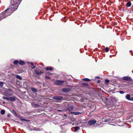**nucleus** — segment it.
<instances>
[{
  "label": "nucleus",
  "instance_id": "nucleus-1",
  "mask_svg": "<svg viewBox=\"0 0 133 133\" xmlns=\"http://www.w3.org/2000/svg\"><path fill=\"white\" fill-rule=\"evenodd\" d=\"M21 0H12L11 1V4L13 7H11V8L13 9H15V10L17 8L19 4H20Z\"/></svg>",
  "mask_w": 133,
  "mask_h": 133
},
{
  "label": "nucleus",
  "instance_id": "nucleus-2",
  "mask_svg": "<svg viewBox=\"0 0 133 133\" xmlns=\"http://www.w3.org/2000/svg\"><path fill=\"white\" fill-rule=\"evenodd\" d=\"M15 11V9L11 8L7 9L3 12L4 16L6 18L7 16L10 15L12 12Z\"/></svg>",
  "mask_w": 133,
  "mask_h": 133
},
{
  "label": "nucleus",
  "instance_id": "nucleus-3",
  "mask_svg": "<svg viewBox=\"0 0 133 133\" xmlns=\"http://www.w3.org/2000/svg\"><path fill=\"white\" fill-rule=\"evenodd\" d=\"M3 94L5 95L8 97L12 95L13 91L11 89H9L3 92Z\"/></svg>",
  "mask_w": 133,
  "mask_h": 133
},
{
  "label": "nucleus",
  "instance_id": "nucleus-4",
  "mask_svg": "<svg viewBox=\"0 0 133 133\" xmlns=\"http://www.w3.org/2000/svg\"><path fill=\"white\" fill-rule=\"evenodd\" d=\"M2 98L5 99L8 101H11L12 102H13L15 100L16 97L15 96H12L9 97L3 96L2 97Z\"/></svg>",
  "mask_w": 133,
  "mask_h": 133
},
{
  "label": "nucleus",
  "instance_id": "nucleus-5",
  "mask_svg": "<svg viewBox=\"0 0 133 133\" xmlns=\"http://www.w3.org/2000/svg\"><path fill=\"white\" fill-rule=\"evenodd\" d=\"M40 68V67H38L34 70L35 73L36 75H40L42 73L41 71L39 70Z\"/></svg>",
  "mask_w": 133,
  "mask_h": 133
},
{
  "label": "nucleus",
  "instance_id": "nucleus-6",
  "mask_svg": "<svg viewBox=\"0 0 133 133\" xmlns=\"http://www.w3.org/2000/svg\"><path fill=\"white\" fill-rule=\"evenodd\" d=\"M64 82L63 81H62L59 80H57L55 82V83L58 85H61L63 84Z\"/></svg>",
  "mask_w": 133,
  "mask_h": 133
},
{
  "label": "nucleus",
  "instance_id": "nucleus-7",
  "mask_svg": "<svg viewBox=\"0 0 133 133\" xmlns=\"http://www.w3.org/2000/svg\"><path fill=\"white\" fill-rule=\"evenodd\" d=\"M63 97L62 96H55L53 97V98L54 99L57 100H60L62 99L63 98Z\"/></svg>",
  "mask_w": 133,
  "mask_h": 133
},
{
  "label": "nucleus",
  "instance_id": "nucleus-8",
  "mask_svg": "<svg viewBox=\"0 0 133 133\" xmlns=\"http://www.w3.org/2000/svg\"><path fill=\"white\" fill-rule=\"evenodd\" d=\"M96 122L95 120H90L88 121V123L90 125H92L95 124Z\"/></svg>",
  "mask_w": 133,
  "mask_h": 133
},
{
  "label": "nucleus",
  "instance_id": "nucleus-9",
  "mask_svg": "<svg viewBox=\"0 0 133 133\" xmlns=\"http://www.w3.org/2000/svg\"><path fill=\"white\" fill-rule=\"evenodd\" d=\"M71 90L70 88H65L63 89L62 91L64 92L67 93L70 91Z\"/></svg>",
  "mask_w": 133,
  "mask_h": 133
},
{
  "label": "nucleus",
  "instance_id": "nucleus-10",
  "mask_svg": "<svg viewBox=\"0 0 133 133\" xmlns=\"http://www.w3.org/2000/svg\"><path fill=\"white\" fill-rule=\"evenodd\" d=\"M126 98L130 101H133V98L131 97L129 94H127L126 96Z\"/></svg>",
  "mask_w": 133,
  "mask_h": 133
},
{
  "label": "nucleus",
  "instance_id": "nucleus-11",
  "mask_svg": "<svg viewBox=\"0 0 133 133\" xmlns=\"http://www.w3.org/2000/svg\"><path fill=\"white\" fill-rule=\"evenodd\" d=\"M31 105L32 106L34 107L35 108L39 107V105L38 104L35 103L34 102L32 103Z\"/></svg>",
  "mask_w": 133,
  "mask_h": 133
},
{
  "label": "nucleus",
  "instance_id": "nucleus-12",
  "mask_svg": "<svg viewBox=\"0 0 133 133\" xmlns=\"http://www.w3.org/2000/svg\"><path fill=\"white\" fill-rule=\"evenodd\" d=\"M131 78L130 77L128 76H125L123 77V79L124 80L128 81H130L131 80Z\"/></svg>",
  "mask_w": 133,
  "mask_h": 133
},
{
  "label": "nucleus",
  "instance_id": "nucleus-13",
  "mask_svg": "<svg viewBox=\"0 0 133 133\" xmlns=\"http://www.w3.org/2000/svg\"><path fill=\"white\" fill-rule=\"evenodd\" d=\"M71 113L73 115H77L81 114L82 113L81 112H71Z\"/></svg>",
  "mask_w": 133,
  "mask_h": 133
},
{
  "label": "nucleus",
  "instance_id": "nucleus-14",
  "mask_svg": "<svg viewBox=\"0 0 133 133\" xmlns=\"http://www.w3.org/2000/svg\"><path fill=\"white\" fill-rule=\"evenodd\" d=\"M74 107L72 105H70V107H69L68 108H67V110L70 111H71L74 109Z\"/></svg>",
  "mask_w": 133,
  "mask_h": 133
},
{
  "label": "nucleus",
  "instance_id": "nucleus-15",
  "mask_svg": "<svg viewBox=\"0 0 133 133\" xmlns=\"http://www.w3.org/2000/svg\"><path fill=\"white\" fill-rule=\"evenodd\" d=\"M4 16V14L3 12L0 14V21H1L3 19L5 18Z\"/></svg>",
  "mask_w": 133,
  "mask_h": 133
},
{
  "label": "nucleus",
  "instance_id": "nucleus-16",
  "mask_svg": "<svg viewBox=\"0 0 133 133\" xmlns=\"http://www.w3.org/2000/svg\"><path fill=\"white\" fill-rule=\"evenodd\" d=\"M18 64L21 65H23L24 64V62L22 60L18 61Z\"/></svg>",
  "mask_w": 133,
  "mask_h": 133
},
{
  "label": "nucleus",
  "instance_id": "nucleus-17",
  "mask_svg": "<svg viewBox=\"0 0 133 133\" xmlns=\"http://www.w3.org/2000/svg\"><path fill=\"white\" fill-rule=\"evenodd\" d=\"M131 5V3L130 2H128L126 4V6L127 7H130Z\"/></svg>",
  "mask_w": 133,
  "mask_h": 133
},
{
  "label": "nucleus",
  "instance_id": "nucleus-18",
  "mask_svg": "<svg viewBox=\"0 0 133 133\" xmlns=\"http://www.w3.org/2000/svg\"><path fill=\"white\" fill-rule=\"evenodd\" d=\"M31 89L32 91L34 92H36L37 91V90L36 89L34 88H32Z\"/></svg>",
  "mask_w": 133,
  "mask_h": 133
},
{
  "label": "nucleus",
  "instance_id": "nucleus-19",
  "mask_svg": "<svg viewBox=\"0 0 133 133\" xmlns=\"http://www.w3.org/2000/svg\"><path fill=\"white\" fill-rule=\"evenodd\" d=\"M16 78L19 79V80H22V77L19 75H17L16 76Z\"/></svg>",
  "mask_w": 133,
  "mask_h": 133
},
{
  "label": "nucleus",
  "instance_id": "nucleus-20",
  "mask_svg": "<svg viewBox=\"0 0 133 133\" xmlns=\"http://www.w3.org/2000/svg\"><path fill=\"white\" fill-rule=\"evenodd\" d=\"M111 121V119H109V118L107 119H106L105 120L104 119L103 121H104L105 122H110Z\"/></svg>",
  "mask_w": 133,
  "mask_h": 133
},
{
  "label": "nucleus",
  "instance_id": "nucleus-21",
  "mask_svg": "<svg viewBox=\"0 0 133 133\" xmlns=\"http://www.w3.org/2000/svg\"><path fill=\"white\" fill-rule=\"evenodd\" d=\"M46 69L47 70H52V68L51 67H48L46 68Z\"/></svg>",
  "mask_w": 133,
  "mask_h": 133
},
{
  "label": "nucleus",
  "instance_id": "nucleus-22",
  "mask_svg": "<svg viewBox=\"0 0 133 133\" xmlns=\"http://www.w3.org/2000/svg\"><path fill=\"white\" fill-rule=\"evenodd\" d=\"M18 61L15 60L14 62V63L15 64H18Z\"/></svg>",
  "mask_w": 133,
  "mask_h": 133
},
{
  "label": "nucleus",
  "instance_id": "nucleus-23",
  "mask_svg": "<svg viewBox=\"0 0 133 133\" xmlns=\"http://www.w3.org/2000/svg\"><path fill=\"white\" fill-rule=\"evenodd\" d=\"M82 80L85 81H90V80L88 78H84L82 79Z\"/></svg>",
  "mask_w": 133,
  "mask_h": 133
},
{
  "label": "nucleus",
  "instance_id": "nucleus-24",
  "mask_svg": "<svg viewBox=\"0 0 133 133\" xmlns=\"http://www.w3.org/2000/svg\"><path fill=\"white\" fill-rule=\"evenodd\" d=\"M5 111L4 110H2L1 111V114L2 115H4L5 113Z\"/></svg>",
  "mask_w": 133,
  "mask_h": 133
},
{
  "label": "nucleus",
  "instance_id": "nucleus-25",
  "mask_svg": "<svg viewBox=\"0 0 133 133\" xmlns=\"http://www.w3.org/2000/svg\"><path fill=\"white\" fill-rule=\"evenodd\" d=\"M74 128L75 130H77L79 129L80 128L79 127H75Z\"/></svg>",
  "mask_w": 133,
  "mask_h": 133
},
{
  "label": "nucleus",
  "instance_id": "nucleus-26",
  "mask_svg": "<svg viewBox=\"0 0 133 133\" xmlns=\"http://www.w3.org/2000/svg\"><path fill=\"white\" fill-rule=\"evenodd\" d=\"M82 85H83L85 86H88V84L86 83H83L82 84Z\"/></svg>",
  "mask_w": 133,
  "mask_h": 133
},
{
  "label": "nucleus",
  "instance_id": "nucleus-27",
  "mask_svg": "<svg viewBox=\"0 0 133 133\" xmlns=\"http://www.w3.org/2000/svg\"><path fill=\"white\" fill-rule=\"evenodd\" d=\"M4 84V83L3 82H0V85L1 87H2L3 86V85Z\"/></svg>",
  "mask_w": 133,
  "mask_h": 133
},
{
  "label": "nucleus",
  "instance_id": "nucleus-28",
  "mask_svg": "<svg viewBox=\"0 0 133 133\" xmlns=\"http://www.w3.org/2000/svg\"><path fill=\"white\" fill-rule=\"evenodd\" d=\"M21 121H22V122H23V121H28V120H26V119H21Z\"/></svg>",
  "mask_w": 133,
  "mask_h": 133
},
{
  "label": "nucleus",
  "instance_id": "nucleus-29",
  "mask_svg": "<svg viewBox=\"0 0 133 133\" xmlns=\"http://www.w3.org/2000/svg\"><path fill=\"white\" fill-rule=\"evenodd\" d=\"M109 51V49L108 48V47L106 48L105 49V51L106 52H108Z\"/></svg>",
  "mask_w": 133,
  "mask_h": 133
},
{
  "label": "nucleus",
  "instance_id": "nucleus-30",
  "mask_svg": "<svg viewBox=\"0 0 133 133\" xmlns=\"http://www.w3.org/2000/svg\"><path fill=\"white\" fill-rule=\"evenodd\" d=\"M119 93L121 94H123L124 93V92L123 91L121 90L119 91Z\"/></svg>",
  "mask_w": 133,
  "mask_h": 133
},
{
  "label": "nucleus",
  "instance_id": "nucleus-31",
  "mask_svg": "<svg viewBox=\"0 0 133 133\" xmlns=\"http://www.w3.org/2000/svg\"><path fill=\"white\" fill-rule=\"evenodd\" d=\"M109 80L108 79H106L105 81V82L107 83H108L109 82Z\"/></svg>",
  "mask_w": 133,
  "mask_h": 133
},
{
  "label": "nucleus",
  "instance_id": "nucleus-32",
  "mask_svg": "<svg viewBox=\"0 0 133 133\" xmlns=\"http://www.w3.org/2000/svg\"><path fill=\"white\" fill-rule=\"evenodd\" d=\"M45 78H48L49 79H50V78L49 77L47 76H46Z\"/></svg>",
  "mask_w": 133,
  "mask_h": 133
},
{
  "label": "nucleus",
  "instance_id": "nucleus-33",
  "mask_svg": "<svg viewBox=\"0 0 133 133\" xmlns=\"http://www.w3.org/2000/svg\"><path fill=\"white\" fill-rule=\"evenodd\" d=\"M35 68V67L34 66L31 67V68L32 69H34Z\"/></svg>",
  "mask_w": 133,
  "mask_h": 133
},
{
  "label": "nucleus",
  "instance_id": "nucleus-34",
  "mask_svg": "<svg viewBox=\"0 0 133 133\" xmlns=\"http://www.w3.org/2000/svg\"><path fill=\"white\" fill-rule=\"evenodd\" d=\"M30 63V64H31V65H34V64H33V63L31 62Z\"/></svg>",
  "mask_w": 133,
  "mask_h": 133
},
{
  "label": "nucleus",
  "instance_id": "nucleus-35",
  "mask_svg": "<svg viewBox=\"0 0 133 133\" xmlns=\"http://www.w3.org/2000/svg\"><path fill=\"white\" fill-rule=\"evenodd\" d=\"M100 81L98 80V83H100Z\"/></svg>",
  "mask_w": 133,
  "mask_h": 133
},
{
  "label": "nucleus",
  "instance_id": "nucleus-36",
  "mask_svg": "<svg viewBox=\"0 0 133 133\" xmlns=\"http://www.w3.org/2000/svg\"><path fill=\"white\" fill-rule=\"evenodd\" d=\"M58 111H62V110H58Z\"/></svg>",
  "mask_w": 133,
  "mask_h": 133
},
{
  "label": "nucleus",
  "instance_id": "nucleus-37",
  "mask_svg": "<svg viewBox=\"0 0 133 133\" xmlns=\"http://www.w3.org/2000/svg\"><path fill=\"white\" fill-rule=\"evenodd\" d=\"M49 75H52V74L51 73H49Z\"/></svg>",
  "mask_w": 133,
  "mask_h": 133
},
{
  "label": "nucleus",
  "instance_id": "nucleus-38",
  "mask_svg": "<svg viewBox=\"0 0 133 133\" xmlns=\"http://www.w3.org/2000/svg\"><path fill=\"white\" fill-rule=\"evenodd\" d=\"M113 120H113V119H112V120L111 121H113Z\"/></svg>",
  "mask_w": 133,
  "mask_h": 133
},
{
  "label": "nucleus",
  "instance_id": "nucleus-39",
  "mask_svg": "<svg viewBox=\"0 0 133 133\" xmlns=\"http://www.w3.org/2000/svg\"><path fill=\"white\" fill-rule=\"evenodd\" d=\"M131 51L130 50V52H131Z\"/></svg>",
  "mask_w": 133,
  "mask_h": 133
},
{
  "label": "nucleus",
  "instance_id": "nucleus-40",
  "mask_svg": "<svg viewBox=\"0 0 133 133\" xmlns=\"http://www.w3.org/2000/svg\"><path fill=\"white\" fill-rule=\"evenodd\" d=\"M97 78H99V77H97Z\"/></svg>",
  "mask_w": 133,
  "mask_h": 133
}]
</instances>
